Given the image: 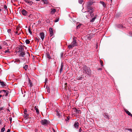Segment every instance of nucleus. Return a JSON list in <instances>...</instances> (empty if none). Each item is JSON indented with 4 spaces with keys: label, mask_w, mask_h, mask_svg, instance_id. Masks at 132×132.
<instances>
[{
    "label": "nucleus",
    "mask_w": 132,
    "mask_h": 132,
    "mask_svg": "<svg viewBox=\"0 0 132 132\" xmlns=\"http://www.w3.org/2000/svg\"><path fill=\"white\" fill-rule=\"evenodd\" d=\"M76 38L75 37L73 38V40L71 44L68 46V48L69 49L72 48L77 45V44L76 42Z\"/></svg>",
    "instance_id": "obj_1"
},
{
    "label": "nucleus",
    "mask_w": 132,
    "mask_h": 132,
    "mask_svg": "<svg viewBox=\"0 0 132 132\" xmlns=\"http://www.w3.org/2000/svg\"><path fill=\"white\" fill-rule=\"evenodd\" d=\"M93 2L92 1H90L88 2L87 4V8L88 10L87 11L84 12L85 13H89V11H90V10H93V9H94V8H93L91 7V6L93 4Z\"/></svg>",
    "instance_id": "obj_2"
},
{
    "label": "nucleus",
    "mask_w": 132,
    "mask_h": 132,
    "mask_svg": "<svg viewBox=\"0 0 132 132\" xmlns=\"http://www.w3.org/2000/svg\"><path fill=\"white\" fill-rule=\"evenodd\" d=\"M19 55L20 56L23 57H29L30 56L29 53L28 52H27L26 53H25L24 51L19 53Z\"/></svg>",
    "instance_id": "obj_3"
},
{
    "label": "nucleus",
    "mask_w": 132,
    "mask_h": 132,
    "mask_svg": "<svg viewBox=\"0 0 132 132\" xmlns=\"http://www.w3.org/2000/svg\"><path fill=\"white\" fill-rule=\"evenodd\" d=\"M40 122L42 125L47 126L49 124L50 122L49 120L45 119L41 121Z\"/></svg>",
    "instance_id": "obj_4"
},
{
    "label": "nucleus",
    "mask_w": 132,
    "mask_h": 132,
    "mask_svg": "<svg viewBox=\"0 0 132 132\" xmlns=\"http://www.w3.org/2000/svg\"><path fill=\"white\" fill-rule=\"evenodd\" d=\"M84 73H85L88 75H90L91 73V70L89 68L86 67L83 70Z\"/></svg>",
    "instance_id": "obj_5"
},
{
    "label": "nucleus",
    "mask_w": 132,
    "mask_h": 132,
    "mask_svg": "<svg viewBox=\"0 0 132 132\" xmlns=\"http://www.w3.org/2000/svg\"><path fill=\"white\" fill-rule=\"evenodd\" d=\"M73 110L75 112V114H80L81 112V111L80 110H78L75 108H73Z\"/></svg>",
    "instance_id": "obj_6"
},
{
    "label": "nucleus",
    "mask_w": 132,
    "mask_h": 132,
    "mask_svg": "<svg viewBox=\"0 0 132 132\" xmlns=\"http://www.w3.org/2000/svg\"><path fill=\"white\" fill-rule=\"evenodd\" d=\"M94 9H93V10H90V11H89V13H85L86 14H90V15L91 18H92L94 17V16L95 15L94 14H93L94 11Z\"/></svg>",
    "instance_id": "obj_7"
},
{
    "label": "nucleus",
    "mask_w": 132,
    "mask_h": 132,
    "mask_svg": "<svg viewBox=\"0 0 132 132\" xmlns=\"http://www.w3.org/2000/svg\"><path fill=\"white\" fill-rule=\"evenodd\" d=\"M98 16L97 14H95V15L94 16V17H93L92 18L91 20H90V22L93 23V22L95 20L96 18Z\"/></svg>",
    "instance_id": "obj_8"
},
{
    "label": "nucleus",
    "mask_w": 132,
    "mask_h": 132,
    "mask_svg": "<svg viewBox=\"0 0 132 132\" xmlns=\"http://www.w3.org/2000/svg\"><path fill=\"white\" fill-rule=\"evenodd\" d=\"M39 36L42 40H43L44 38V33L43 32L40 33L39 34Z\"/></svg>",
    "instance_id": "obj_9"
},
{
    "label": "nucleus",
    "mask_w": 132,
    "mask_h": 132,
    "mask_svg": "<svg viewBox=\"0 0 132 132\" xmlns=\"http://www.w3.org/2000/svg\"><path fill=\"white\" fill-rule=\"evenodd\" d=\"M18 52H19V53L24 51V48L22 46H20L18 49Z\"/></svg>",
    "instance_id": "obj_10"
},
{
    "label": "nucleus",
    "mask_w": 132,
    "mask_h": 132,
    "mask_svg": "<svg viewBox=\"0 0 132 132\" xmlns=\"http://www.w3.org/2000/svg\"><path fill=\"white\" fill-rule=\"evenodd\" d=\"M22 14L24 16L26 15L27 14V12L24 9L23 10L21 11Z\"/></svg>",
    "instance_id": "obj_11"
},
{
    "label": "nucleus",
    "mask_w": 132,
    "mask_h": 132,
    "mask_svg": "<svg viewBox=\"0 0 132 132\" xmlns=\"http://www.w3.org/2000/svg\"><path fill=\"white\" fill-rule=\"evenodd\" d=\"M0 84L2 87H4L6 86L5 83L4 82L2 81L1 80H0Z\"/></svg>",
    "instance_id": "obj_12"
},
{
    "label": "nucleus",
    "mask_w": 132,
    "mask_h": 132,
    "mask_svg": "<svg viewBox=\"0 0 132 132\" xmlns=\"http://www.w3.org/2000/svg\"><path fill=\"white\" fill-rule=\"evenodd\" d=\"M64 67V64L62 62H61V68L60 69V73H61V72L62 71L63 69V67Z\"/></svg>",
    "instance_id": "obj_13"
},
{
    "label": "nucleus",
    "mask_w": 132,
    "mask_h": 132,
    "mask_svg": "<svg viewBox=\"0 0 132 132\" xmlns=\"http://www.w3.org/2000/svg\"><path fill=\"white\" fill-rule=\"evenodd\" d=\"M74 126L75 128H77L79 126V123L78 122H75Z\"/></svg>",
    "instance_id": "obj_14"
},
{
    "label": "nucleus",
    "mask_w": 132,
    "mask_h": 132,
    "mask_svg": "<svg viewBox=\"0 0 132 132\" xmlns=\"http://www.w3.org/2000/svg\"><path fill=\"white\" fill-rule=\"evenodd\" d=\"M49 30L50 36L51 37L53 35V32L52 29L51 28H49Z\"/></svg>",
    "instance_id": "obj_15"
},
{
    "label": "nucleus",
    "mask_w": 132,
    "mask_h": 132,
    "mask_svg": "<svg viewBox=\"0 0 132 132\" xmlns=\"http://www.w3.org/2000/svg\"><path fill=\"white\" fill-rule=\"evenodd\" d=\"M28 85H29V86L31 87L32 86V83L30 79L29 78H28Z\"/></svg>",
    "instance_id": "obj_16"
},
{
    "label": "nucleus",
    "mask_w": 132,
    "mask_h": 132,
    "mask_svg": "<svg viewBox=\"0 0 132 132\" xmlns=\"http://www.w3.org/2000/svg\"><path fill=\"white\" fill-rule=\"evenodd\" d=\"M3 92H4V94H5V96H7L9 93V91L7 90H3Z\"/></svg>",
    "instance_id": "obj_17"
},
{
    "label": "nucleus",
    "mask_w": 132,
    "mask_h": 132,
    "mask_svg": "<svg viewBox=\"0 0 132 132\" xmlns=\"http://www.w3.org/2000/svg\"><path fill=\"white\" fill-rule=\"evenodd\" d=\"M104 116L105 118L108 119H109V116L108 114L107 113H105L104 115Z\"/></svg>",
    "instance_id": "obj_18"
},
{
    "label": "nucleus",
    "mask_w": 132,
    "mask_h": 132,
    "mask_svg": "<svg viewBox=\"0 0 132 132\" xmlns=\"http://www.w3.org/2000/svg\"><path fill=\"white\" fill-rule=\"evenodd\" d=\"M56 11V10L55 9H51V13L53 14H54Z\"/></svg>",
    "instance_id": "obj_19"
},
{
    "label": "nucleus",
    "mask_w": 132,
    "mask_h": 132,
    "mask_svg": "<svg viewBox=\"0 0 132 132\" xmlns=\"http://www.w3.org/2000/svg\"><path fill=\"white\" fill-rule=\"evenodd\" d=\"M100 3L103 5L104 7H105L106 5L104 2L103 1H100Z\"/></svg>",
    "instance_id": "obj_20"
},
{
    "label": "nucleus",
    "mask_w": 132,
    "mask_h": 132,
    "mask_svg": "<svg viewBox=\"0 0 132 132\" xmlns=\"http://www.w3.org/2000/svg\"><path fill=\"white\" fill-rule=\"evenodd\" d=\"M126 112L129 116H130L131 115V114L127 110H125Z\"/></svg>",
    "instance_id": "obj_21"
},
{
    "label": "nucleus",
    "mask_w": 132,
    "mask_h": 132,
    "mask_svg": "<svg viewBox=\"0 0 132 132\" xmlns=\"http://www.w3.org/2000/svg\"><path fill=\"white\" fill-rule=\"evenodd\" d=\"M35 109L36 110V112L37 113H39V111H38V110L37 108V107L36 106H35Z\"/></svg>",
    "instance_id": "obj_22"
},
{
    "label": "nucleus",
    "mask_w": 132,
    "mask_h": 132,
    "mask_svg": "<svg viewBox=\"0 0 132 132\" xmlns=\"http://www.w3.org/2000/svg\"><path fill=\"white\" fill-rule=\"evenodd\" d=\"M44 3V4H48V2L47 0H42Z\"/></svg>",
    "instance_id": "obj_23"
},
{
    "label": "nucleus",
    "mask_w": 132,
    "mask_h": 132,
    "mask_svg": "<svg viewBox=\"0 0 132 132\" xmlns=\"http://www.w3.org/2000/svg\"><path fill=\"white\" fill-rule=\"evenodd\" d=\"M28 66L27 65H25L23 67V68L25 69V70H26L28 69Z\"/></svg>",
    "instance_id": "obj_24"
},
{
    "label": "nucleus",
    "mask_w": 132,
    "mask_h": 132,
    "mask_svg": "<svg viewBox=\"0 0 132 132\" xmlns=\"http://www.w3.org/2000/svg\"><path fill=\"white\" fill-rule=\"evenodd\" d=\"M25 42H26V44H29L30 42V41L28 39H26V40Z\"/></svg>",
    "instance_id": "obj_25"
},
{
    "label": "nucleus",
    "mask_w": 132,
    "mask_h": 132,
    "mask_svg": "<svg viewBox=\"0 0 132 132\" xmlns=\"http://www.w3.org/2000/svg\"><path fill=\"white\" fill-rule=\"evenodd\" d=\"M33 3V2L32 1H29V3H28V5H31Z\"/></svg>",
    "instance_id": "obj_26"
},
{
    "label": "nucleus",
    "mask_w": 132,
    "mask_h": 132,
    "mask_svg": "<svg viewBox=\"0 0 132 132\" xmlns=\"http://www.w3.org/2000/svg\"><path fill=\"white\" fill-rule=\"evenodd\" d=\"M46 55L47 56V58H51V57H50V55L48 53H46Z\"/></svg>",
    "instance_id": "obj_27"
},
{
    "label": "nucleus",
    "mask_w": 132,
    "mask_h": 132,
    "mask_svg": "<svg viewBox=\"0 0 132 132\" xmlns=\"http://www.w3.org/2000/svg\"><path fill=\"white\" fill-rule=\"evenodd\" d=\"M82 24H79L77 26V29H78V28H79L81 26V25Z\"/></svg>",
    "instance_id": "obj_28"
},
{
    "label": "nucleus",
    "mask_w": 132,
    "mask_h": 132,
    "mask_svg": "<svg viewBox=\"0 0 132 132\" xmlns=\"http://www.w3.org/2000/svg\"><path fill=\"white\" fill-rule=\"evenodd\" d=\"M4 52L5 53H9L10 52V50L9 49H8L7 50H6Z\"/></svg>",
    "instance_id": "obj_29"
},
{
    "label": "nucleus",
    "mask_w": 132,
    "mask_h": 132,
    "mask_svg": "<svg viewBox=\"0 0 132 132\" xmlns=\"http://www.w3.org/2000/svg\"><path fill=\"white\" fill-rule=\"evenodd\" d=\"M100 63L101 65L102 66H103V62L100 60Z\"/></svg>",
    "instance_id": "obj_30"
},
{
    "label": "nucleus",
    "mask_w": 132,
    "mask_h": 132,
    "mask_svg": "<svg viewBox=\"0 0 132 132\" xmlns=\"http://www.w3.org/2000/svg\"><path fill=\"white\" fill-rule=\"evenodd\" d=\"M79 3L80 4H81L83 2V0H79Z\"/></svg>",
    "instance_id": "obj_31"
},
{
    "label": "nucleus",
    "mask_w": 132,
    "mask_h": 132,
    "mask_svg": "<svg viewBox=\"0 0 132 132\" xmlns=\"http://www.w3.org/2000/svg\"><path fill=\"white\" fill-rule=\"evenodd\" d=\"M77 79L78 80H82V78L81 77H77Z\"/></svg>",
    "instance_id": "obj_32"
},
{
    "label": "nucleus",
    "mask_w": 132,
    "mask_h": 132,
    "mask_svg": "<svg viewBox=\"0 0 132 132\" xmlns=\"http://www.w3.org/2000/svg\"><path fill=\"white\" fill-rule=\"evenodd\" d=\"M5 130V128H4V127H3L1 129V132H4V131Z\"/></svg>",
    "instance_id": "obj_33"
},
{
    "label": "nucleus",
    "mask_w": 132,
    "mask_h": 132,
    "mask_svg": "<svg viewBox=\"0 0 132 132\" xmlns=\"http://www.w3.org/2000/svg\"><path fill=\"white\" fill-rule=\"evenodd\" d=\"M29 116V115L27 113L24 114V117H25L27 118Z\"/></svg>",
    "instance_id": "obj_34"
},
{
    "label": "nucleus",
    "mask_w": 132,
    "mask_h": 132,
    "mask_svg": "<svg viewBox=\"0 0 132 132\" xmlns=\"http://www.w3.org/2000/svg\"><path fill=\"white\" fill-rule=\"evenodd\" d=\"M28 29L29 32L30 33V34H32V32L30 30V28H29Z\"/></svg>",
    "instance_id": "obj_35"
},
{
    "label": "nucleus",
    "mask_w": 132,
    "mask_h": 132,
    "mask_svg": "<svg viewBox=\"0 0 132 132\" xmlns=\"http://www.w3.org/2000/svg\"><path fill=\"white\" fill-rule=\"evenodd\" d=\"M127 130H128L130 132H132V129L130 128H127Z\"/></svg>",
    "instance_id": "obj_36"
},
{
    "label": "nucleus",
    "mask_w": 132,
    "mask_h": 132,
    "mask_svg": "<svg viewBox=\"0 0 132 132\" xmlns=\"http://www.w3.org/2000/svg\"><path fill=\"white\" fill-rule=\"evenodd\" d=\"M59 20V19L58 18L56 19L55 20H54V22H56L58 21Z\"/></svg>",
    "instance_id": "obj_37"
},
{
    "label": "nucleus",
    "mask_w": 132,
    "mask_h": 132,
    "mask_svg": "<svg viewBox=\"0 0 132 132\" xmlns=\"http://www.w3.org/2000/svg\"><path fill=\"white\" fill-rule=\"evenodd\" d=\"M24 1L25 2L27 3L28 4L29 2L28 0H24Z\"/></svg>",
    "instance_id": "obj_38"
},
{
    "label": "nucleus",
    "mask_w": 132,
    "mask_h": 132,
    "mask_svg": "<svg viewBox=\"0 0 132 132\" xmlns=\"http://www.w3.org/2000/svg\"><path fill=\"white\" fill-rule=\"evenodd\" d=\"M9 120L10 121L11 123V121H12V118L11 117H10L9 118Z\"/></svg>",
    "instance_id": "obj_39"
},
{
    "label": "nucleus",
    "mask_w": 132,
    "mask_h": 132,
    "mask_svg": "<svg viewBox=\"0 0 132 132\" xmlns=\"http://www.w3.org/2000/svg\"><path fill=\"white\" fill-rule=\"evenodd\" d=\"M11 30L10 29H8L7 30V32L9 33H10L11 32Z\"/></svg>",
    "instance_id": "obj_40"
},
{
    "label": "nucleus",
    "mask_w": 132,
    "mask_h": 132,
    "mask_svg": "<svg viewBox=\"0 0 132 132\" xmlns=\"http://www.w3.org/2000/svg\"><path fill=\"white\" fill-rule=\"evenodd\" d=\"M4 9H6L7 8V6L6 5H4Z\"/></svg>",
    "instance_id": "obj_41"
},
{
    "label": "nucleus",
    "mask_w": 132,
    "mask_h": 132,
    "mask_svg": "<svg viewBox=\"0 0 132 132\" xmlns=\"http://www.w3.org/2000/svg\"><path fill=\"white\" fill-rule=\"evenodd\" d=\"M15 33L17 35H19V33H18V32L17 31H16V32H15Z\"/></svg>",
    "instance_id": "obj_42"
},
{
    "label": "nucleus",
    "mask_w": 132,
    "mask_h": 132,
    "mask_svg": "<svg viewBox=\"0 0 132 132\" xmlns=\"http://www.w3.org/2000/svg\"><path fill=\"white\" fill-rule=\"evenodd\" d=\"M61 57H63V53H61Z\"/></svg>",
    "instance_id": "obj_43"
},
{
    "label": "nucleus",
    "mask_w": 132,
    "mask_h": 132,
    "mask_svg": "<svg viewBox=\"0 0 132 132\" xmlns=\"http://www.w3.org/2000/svg\"><path fill=\"white\" fill-rule=\"evenodd\" d=\"M81 131H82V129H81V128H80V129L79 130V132H81Z\"/></svg>",
    "instance_id": "obj_44"
},
{
    "label": "nucleus",
    "mask_w": 132,
    "mask_h": 132,
    "mask_svg": "<svg viewBox=\"0 0 132 132\" xmlns=\"http://www.w3.org/2000/svg\"><path fill=\"white\" fill-rule=\"evenodd\" d=\"M10 129H8V130L6 132H10Z\"/></svg>",
    "instance_id": "obj_45"
},
{
    "label": "nucleus",
    "mask_w": 132,
    "mask_h": 132,
    "mask_svg": "<svg viewBox=\"0 0 132 132\" xmlns=\"http://www.w3.org/2000/svg\"><path fill=\"white\" fill-rule=\"evenodd\" d=\"M27 111L26 110H25L24 111V114L26 113L27 112Z\"/></svg>",
    "instance_id": "obj_46"
},
{
    "label": "nucleus",
    "mask_w": 132,
    "mask_h": 132,
    "mask_svg": "<svg viewBox=\"0 0 132 132\" xmlns=\"http://www.w3.org/2000/svg\"><path fill=\"white\" fill-rule=\"evenodd\" d=\"M3 44H4L5 45H6V44H7V43L5 42H4V43H3Z\"/></svg>",
    "instance_id": "obj_47"
},
{
    "label": "nucleus",
    "mask_w": 132,
    "mask_h": 132,
    "mask_svg": "<svg viewBox=\"0 0 132 132\" xmlns=\"http://www.w3.org/2000/svg\"><path fill=\"white\" fill-rule=\"evenodd\" d=\"M47 78L45 79V83H46V81H47Z\"/></svg>",
    "instance_id": "obj_48"
},
{
    "label": "nucleus",
    "mask_w": 132,
    "mask_h": 132,
    "mask_svg": "<svg viewBox=\"0 0 132 132\" xmlns=\"http://www.w3.org/2000/svg\"><path fill=\"white\" fill-rule=\"evenodd\" d=\"M56 114H57V116H59V114L58 113H57Z\"/></svg>",
    "instance_id": "obj_49"
},
{
    "label": "nucleus",
    "mask_w": 132,
    "mask_h": 132,
    "mask_svg": "<svg viewBox=\"0 0 132 132\" xmlns=\"http://www.w3.org/2000/svg\"><path fill=\"white\" fill-rule=\"evenodd\" d=\"M53 132H55V131L54 129H53Z\"/></svg>",
    "instance_id": "obj_50"
},
{
    "label": "nucleus",
    "mask_w": 132,
    "mask_h": 132,
    "mask_svg": "<svg viewBox=\"0 0 132 132\" xmlns=\"http://www.w3.org/2000/svg\"><path fill=\"white\" fill-rule=\"evenodd\" d=\"M2 49V47L0 45V50Z\"/></svg>",
    "instance_id": "obj_51"
},
{
    "label": "nucleus",
    "mask_w": 132,
    "mask_h": 132,
    "mask_svg": "<svg viewBox=\"0 0 132 132\" xmlns=\"http://www.w3.org/2000/svg\"><path fill=\"white\" fill-rule=\"evenodd\" d=\"M2 92H3V90H0V93H1Z\"/></svg>",
    "instance_id": "obj_52"
},
{
    "label": "nucleus",
    "mask_w": 132,
    "mask_h": 132,
    "mask_svg": "<svg viewBox=\"0 0 132 132\" xmlns=\"http://www.w3.org/2000/svg\"><path fill=\"white\" fill-rule=\"evenodd\" d=\"M2 95H0V98L1 97H2Z\"/></svg>",
    "instance_id": "obj_53"
},
{
    "label": "nucleus",
    "mask_w": 132,
    "mask_h": 132,
    "mask_svg": "<svg viewBox=\"0 0 132 132\" xmlns=\"http://www.w3.org/2000/svg\"><path fill=\"white\" fill-rule=\"evenodd\" d=\"M35 0L37 1H40V0Z\"/></svg>",
    "instance_id": "obj_54"
},
{
    "label": "nucleus",
    "mask_w": 132,
    "mask_h": 132,
    "mask_svg": "<svg viewBox=\"0 0 132 132\" xmlns=\"http://www.w3.org/2000/svg\"><path fill=\"white\" fill-rule=\"evenodd\" d=\"M102 70V69H98V70Z\"/></svg>",
    "instance_id": "obj_55"
},
{
    "label": "nucleus",
    "mask_w": 132,
    "mask_h": 132,
    "mask_svg": "<svg viewBox=\"0 0 132 132\" xmlns=\"http://www.w3.org/2000/svg\"><path fill=\"white\" fill-rule=\"evenodd\" d=\"M130 116H131V117H132V115L131 114V115H130Z\"/></svg>",
    "instance_id": "obj_56"
},
{
    "label": "nucleus",
    "mask_w": 132,
    "mask_h": 132,
    "mask_svg": "<svg viewBox=\"0 0 132 132\" xmlns=\"http://www.w3.org/2000/svg\"><path fill=\"white\" fill-rule=\"evenodd\" d=\"M1 11V9L0 8V12Z\"/></svg>",
    "instance_id": "obj_57"
},
{
    "label": "nucleus",
    "mask_w": 132,
    "mask_h": 132,
    "mask_svg": "<svg viewBox=\"0 0 132 132\" xmlns=\"http://www.w3.org/2000/svg\"><path fill=\"white\" fill-rule=\"evenodd\" d=\"M17 61H18V62H19V60H17Z\"/></svg>",
    "instance_id": "obj_58"
},
{
    "label": "nucleus",
    "mask_w": 132,
    "mask_h": 132,
    "mask_svg": "<svg viewBox=\"0 0 132 132\" xmlns=\"http://www.w3.org/2000/svg\"><path fill=\"white\" fill-rule=\"evenodd\" d=\"M86 17L87 18V15H86Z\"/></svg>",
    "instance_id": "obj_59"
},
{
    "label": "nucleus",
    "mask_w": 132,
    "mask_h": 132,
    "mask_svg": "<svg viewBox=\"0 0 132 132\" xmlns=\"http://www.w3.org/2000/svg\"><path fill=\"white\" fill-rule=\"evenodd\" d=\"M36 39L38 40V38H36Z\"/></svg>",
    "instance_id": "obj_60"
},
{
    "label": "nucleus",
    "mask_w": 132,
    "mask_h": 132,
    "mask_svg": "<svg viewBox=\"0 0 132 132\" xmlns=\"http://www.w3.org/2000/svg\"><path fill=\"white\" fill-rule=\"evenodd\" d=\"M34 59H35V58H34V59H33V61H34Z\"/></svg>",
    "instance_id": "obj_61"
},
{
    "label": "nucleus",
    "mask_w": 132,
    "mask_h": 132,
    "mask_svg": "<svg viewBox=\"0 0 132 132\" xmlns=\"http://www.w3.org/2000/svg\"><path fill=\"white\" fill-rule=\"evenodd\" d=\"M24 59V58H23V59Z\"/></svg>",
    "instance_id": "obj_62"
},
{
    "label": "nucleus",
    "mask_w": 132,
    "mask_h": 132,
    "mask_svg": "<svg viewBox=\"0 0 132 132\" xmlns=\"http://www.w3.org/2000/svg\"><path fill=\"white\" fill-rule=\"evenodd\" d=\"M35 132H36V131Z\"/></svg>",
    "instance_id": "obj_63"
}]
</instances>
